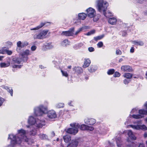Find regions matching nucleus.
<instances>
[{
  "label": "nucleus",
  "instance_id": "41",
  "mask_svg": "<svg viewBox=\"0 0 147 147\" xmlns=\"http://www.w3.org/2000/svg\"><path fill=\"white\" fill-rule=\"evenodd\" d=\"M116 53L117 55H121L122 54V52L119 49H116Z\"/></svg>",
  "mask_w": 147,
  "mask_h": 147
},
{
  "label": "nucleus",
  "instance_id": "34",
  "mask_svg": "<svg viewBox=\"0 0 147 147\" xmlns=\"http://www.w3.org/2000/svg\"><path fill=\"white\" fill-rule=\"evenodd\" d=\"M56 107L58 108H63L64 107V104L63 103H59L57 104Z\"/></svg>",
  "mask_w": 147,
  "mask_h": 147
},
{
  "label": "nucleus",
  "instance_id": "55",
  "mask_svg": "<svg viewBox=\"0 0 147 147\" xmlns=\"http://www.w3.org/2000/svg\"><path fill=\"white\" fill-rule=\"evenodd\" d=\"M55 135V134L54 131H52L51 133V136L52 137L54 136Z\"/></svg>",
  "mask_w": 147,
  "mask_h": 147
},
{
  "label": "nucleus",
  "instance_id": "31",
  "mask_svg": "<svg viewBox=\"0 0 147 147\" xmlns=\"http://www.w3.org/2000/svg\"><path fill=\"white\" fill-rule=\"evenodd\" d=\"M61 44L63 46L65 47L69 44V42L67 40H65L62 42Z\"/></svg>",
  "mask_w": 147,
  "mask_h": 147
},
{
  "label": "nucleus",
  "instance_id": "44",
  "mask_svg": "<svg viewBox=\"0 0 147 147\" xmlns=\"http://www.w3.org/2000/svg\"><path fill=\"white\" fill-rule=\"evenodd\" d=\"M103 45V44L102 42H98V43L97 44V45L98 47L99 48H100L102 47Z\"/></svg>",
  "mask_w": 147,
  "mask_h": 147
},
{
  "label": "nucleus",
  "instance_id": "29",
  "mask_svg": "<svg viewBox=\"0 0 147 147\" xmlns=\"http://www.w3.org/2000/svg\"><path fill=\"white\" fill-rule=\"evenodd\" d=\"M132 74L129 73H125L123 75L124 77L128 79L131 78H132Z\"/></svg>",
  "mask_w": 147,
  "mask_h": 147
},
{
  "label": "nucleus",
  "instance_id": "5",
  "mask_svg": "<svg viewBox=\"0 0 147 147\" xmlns=\"http://www.w3.org/2000/svg\"><path fill=\"white\" fill-rule=\"evenodd\" d=\"M34 114L37 116H40L45 114L48 111L47 107L40 105L35 108L34 109Z\"/></svg>",
  "mask_w": 147,
  "mask_h": 147
},
{
  "label": "nucleus",
  "instance_id": "62",
  "mask_svg": "<svg viewBox=\"0 0 147 147\" xmlns=\"http://www.w3.org/2000/svg\"><path fill=\"white\" fill-rule=\"evenodd\" d=\"M146 107V108L147 109V102L146 103H145V104L144 105Z\"/></svg>",
  "mask_w": 147,
  "mask_h": 147
},
{
  "label": "nucleus",
  "instance_id": "40",
  "mask_svg": "<svg viewBox=\"0 0 147 147\" xmlns=\"http://www.w3.org/2000/svg\"><path fill=\"white\" fill-rule=\"evenodd\" d=\"M28 44V42L27 41H25L22 43V48L27 46Z\"/></svg>",
  "mask_w": 147,
  "mask_h": 147
},
{
  "label": "nucleus",
  "instance_id": "51",
  "mask_svg": "<svg viewBox=\"0 0 147 147\" xmlns=\"http://www.w3.org/2000/svg\"><path fill=\"white\" fill-rule=\"evenodd\" d=\"M131 144H131V145H129V147H134L135 146H136V144H135L134 142H132L131 143Z\"/></svg>",
  "mask_w": 147,
  "mask_h": 147
},
{
  "label": "nucleus",
  "instance_id": "47",
  "mask_svg": "<svg viewBox=\"0 0 147 147\" xmlns=\"http://www.w3.org/2000/svg\"><path fill=\"white\" fill-rule=\"evenodd\" d=\"M130 80H129L125 79L123 80V83L125 84H127L129 83Z\"/></svg>",
  "mask_w": 147,
  "mask_h": 147
},
{
  "label": "nucleus",
  "instance_id": "35",
  "mask_svg": "<svg viewBox=\"0 0 147 147\" xmlns=\"http://www.w3.org/2000/svg\"><path fill=\"white\" fill-rule=\"evenodd\" d=\"M39 137L40 138L44 139L46 138L47 136L45 134H40L39 135Z\"/></svg>",
  "mask_w": 147,
  "mask_h": 147
},
{
  "label": "nucleus",
  "instance_id": "58",
  "mask_svg": "<svg viewBox=\"0 0 147 147\" xmlns=\"http://www.w3.org/2000/svg\"><path fill=\"white\" fill-rule=\"evenodd\" d=\"M138 2L139 3H142L143 1V0H138Z\"/></svg>",
  "mask_w": 147,
  "mask_h": 147
},
{
  "label": "nucleus",
  "instance_id": "42",
  "mask_svg": "<svg viewBox=\"0 0 147 147\" xmlns=\"http://www.w3.org/2000/svg\"><path fill=\"white\" fill-rule=\"evenodd\" d=\"M83 46V44L82 43H79L77 47L75 48V49H77L80 48V47Z\"/></svg>",
  "mask_w": 147,
  "mask_h": 147
},
{
  "label": "nucleus",
  "instance_id": "26",
  "mask_svg": "<svg viewBox=\"0 0 147 147\" xmlns=\"http://www.w3.org/2000/svg\"><path fill=\"white\" fill-rule=\"evenodd\" d=\"M132 43L133 44L137 45H139L140 46H142L144 45V43L143 42L141 41H132Z\"/></svg>",
  "mask_w": 147,
  "mask_h": 147
},
{
  "label": "nucleus",
  "instance_id": "50",
  "mask_svg": "<svg viewBox=\"0 0 147 147\" xmlns=\"http://www.w3.org/2000/svg\"><path fill=\"white\" fill-rule=\"evenodd\" d=\"M36 47L35 46H32L31 47V50L32 51H34L36 49Z\"/></svg>",
  "mask_w": 147,
  "mask_h": 147
},
{
  "label": "nucleus",
  "instance_id": "10",
  "mask_svg": "<svg viewBox=\"0 0 147 147\" xmlns=\"http://www.w3.org/2000/svg\"><path fill=\"white\" fill-rule=\"evenodd\" d=\"M78 144V140L77 139L72 140L67 144V147H77ZM61 147H64L62 144L61 145Z\"/></svg>",
  "mask_w": 147,
  "mask_h": 147
},
{
  "label": "nucleus",
  "instance_id": "25",
  "mask_svg": "<svg viewBox=\"0 0 147 147\" xmlns=\"http://www.w3.org/2000/svg\"><path fill=\"white\" fill-rule=\"evenodd\" d=\"M86 14L85 13H80L78 14V18L80 20H84L86 18Z\"/></svg>",
  "mask_w": 147,
  "mask_h": 147
},
{
  "label": "nucleus",
  "instance_id": "1",
  "mask_svg": "<svg viewBox=\"0 0 147 147\" xmlns=\"http://www.w3.org/2000/svg\"><path fill=\"white\" fill-rule=\"evenodd\" d=\"M18 134L14 135L13 134L9 135L8 138L11 140L10 144L7 147H15L17 144H20L24 140L28 142L30 140L26 137V135L27 132L26 131L21 129L18 130Z\"/></svg>",
  "mask_w": 147,
  "mask_h": 147
},
{
  "label": "nucleus",
  "instance_id": "16",
  "mask_svg": "<svg viewBox=\"0 0 147 147\" xmlns=\"http://www.w3.org/2000/svg\"><path fill=\"white\" fill-rule=\"evenodd\" d=\"M85 123L87 124L92 125L96 122V120L93 119L86 118L84 120Z\"/></svg>",
  "mask_w": 147,
  "mask_h": 147
},
{
  "label": "nucleus",
  "instance_id": "59",
  "mask_svg": "<svg viewBox=\"0 0 147 147\" xmlns=\"http://www.w3.org/2000/svg\"><path fill=\"white\" fill-rule=\"evenodd\" d=\"M144 138H146L147 137V133L145 132L144 134Z\"/></svg>",
  "mask_w": 147,
  "mask_h": 147
},
{
  "label": "nucleus",
  "instance_id": "33",
  "mask_svg": "<svg viewBox=\"0 0 147 147\" xmlns=\"http://www.w3.org/2000/svg\"><path fill=\"white\" fill-rule=\"evenodd\" d=\"M7 49L5 47L2 48L0 50V54H5L6 53Z\"/></svg>",
  "mask_w": 147,
  "mask_h": 147
},
{
  "label": "nucleus",
  "instance_id": "15",
  "mask_svg": "<svg viewBox=\"0 0 147 147\" xmlns=\"http://www.w3.org/2000/svg\"><path fill=\"white\" fill-rule=\"evenodd\" d=\"M80 129L82 130H89L90 131H92L94 129V128L92 126H89L85 124H82L80 125L79 127Z\"/></svg>",
  "mask_w": 147,
  "mask_h": 147
},
{
  "label": "nucleus",
  "instance_id": "64",
  "mask_svg": "<svg viewBox=\"0 0 147 147\" xmlns=\"http://www.w3.org/2000/svg\"><path fill=\"white\" fill-rule=\"evenodd\" d=\"M146 79H147V71H146Z\"/></svg>",
  "mask_w": 147,
  "mask_h": 147
},
{
  "label": "nucleus",
  "instance_id": "39",
  "mask_svg": "<svg viewBox=\"0 0 147 147\" xmlns=\"http://www.w3.org/2000/svg\"><path fill=\"white\" fill-rule=\"evenodd\" d=\"M120 76V74L118 72H116L113 75V76L116 77H119Z\"/></svg>",
  "mask_w": 147,
  "mask_h": 147
},
{
  "label": "nucleus",
  "instance_id": "54",
  "mask_svg": "<svg viewBox=\"0 0 147 147\" xmlns=\"http://www.w3.org/2000/svg\"><path fill=\"white\" fill-rule=\"evenodd\" d=\"M92 67L90 68L89 69V70L90 72H93L94 71V69H92Z\"/></svg>",
  "mask_w": 147,
  "mask_h": 147
},
{
  "label": "nucleus",
  "instance_id": "18",
  "mask_svg": "<svg viewBox=\"0 0 147 147\" xmlns=\"http://www.w3.org/2000/svg\"><path fill=\"white\" fill-rule=\"evenodd\" d=\"M127 133L130 139L133 140L136 139V137L134 135L131 130H129L127 131Z\"/></svg>",
  "mask_w": 147,
  "mask_h": 147
},
{
  "label": "nucleus",
  "instance_id": "2",
  "mask_svg": "<svg viewBox=\"0 0 147 147\" xmlns=\"http://www.w3.org/2000/svg\"><path fill=\"white\" fill-rule=\"evenodd\" d=\"M28 123L30 125V126H27L28 128L30 127L32 128L30 131V134L34 135L36 134L37 132L36 129L34 128V126L38 127H42V126L45 125L44 121H41L38 119L36 120L33 117H30L28 120Z\"/></svg>",
  "mask_w": 147,
  "mask_h": 147
},
{
  "label": "nucleus",
  "instance_id": "38",
  "mask_svg": "<svg viewBox=\"0 0 147 147\" xmlns=\"http://www.w3.org/2000/svg\"><path fill=\"white\" fill-rule=\"evenodd\" d=\"M84 28H79V29H78L76 32L75 33V34L76 35H77L80 32L82 31L83 29H84Z\"/></svg>",
  "mask_w": 147,
  "mask_h": 147
},
{
  "label": "nucleus",
  "instance_id": "57",
  "mask_svg": "<svg viewBox=\"0 0 147 147\" xmlns=\"http://www.w3.org/2000/svg\"><path fill=\"white\" fill-rule=\"evenodd\" d=\"M72 101H70L68 103V105L71 106H73V105L71 104V103H72Z\"/></svg>",
  "mask_w": 147,
  "mask_h": 147
},
{
  "label": "nucleus",
  "instance_id": "46",
  "mask_svg": "<svg viewBox=\"0 0 147 147\" xmlns=\"http://www.w3.org/2000/svg\"><path fill=\"white\" fill-rule=\"evenodd\" d=\"M88 50L90 52H92L94 51V49L92 47H89L88 48Z\"/></svg>",
  "mask_w": 147,
  "mask_h": 147
},
{
  "label": "nucleus",
  "instance_id": "7",
  "mask_svg": "<svg viewBox=\"0 0 147 147\" xmlns=\"http://www.w3.org/2000/svg\"><path fill=\"white\" fill-rule=\"evenodd\" d=\"M21 62V59L17 57H15L13 58L11 64L13 68H20L21 67V65H16L15 64H20Z\"/></svg>",
  "mask_w": 147,
  "mask_h": 147
},
{
  "label": "nucleus",
  "instance_id": "61",
  "mask_svg": "<svg viewBox=\"0 0 147 147\" xmlns=\"http://www.w3.org/2000/svg\"><path fill=\"white\" fill-rule=\"evenodd\" d=\"M123 59L122 58H121L119 60V62H121V61H123Z\"/></svg>",
  "mask_w": 147,
  "mask_h": 147
},
{
  "label": "nucleus",
  "instance_id": "48",
  "mask_svg": "<svg viewBox=\"0 0 147 147\" xmlns=\"http://www.w3.org/2000/svg\"><path fill=\"white\" fill-rule=\"evenodd\" d=\"M4 101V100L3 98H0V106L2 105Z\"/></svg>",
  "mask_w": 147,
  "mask_h": 147
},
{
  "label": "nucleus",
  "instance_id": "37",
  "mask_svg": "<svg viewBox=\"0 0 147 147\" xmlns=\"http://www.w3.org/2000/svg\"><path fill=\"white\" fill-rule=\"evenodd\" d=\"M115 71V70L113 69H112L109 70L107 71V74L109 75L113 74Z\"/></svg>",
  "mask_w": 147,
  "mask_h": 147
},
{
  "label": "nucleus",
  "instance_id": "63",
  "mask_svg": "<svg viewBox=\"0 0 147 147\" xmlns=\"http://www.w3.org/2000/svg\"><path fill=\"white\" fill-rule=\"evenodd\" d=\"M71 65L68 66L67 67V68L69 69H70L71 68Z\"/></svg>",
  "mask_w": 147,
  "mask_h": 147
},
{
  "label": "nucleus",
  "instance_id": "56",
  "mask_svg": "<svg viewBox=\"0 0 147 147\" xmlns=\"http://www.w3.org/2000/svg\"><path fill=\"white\" fill-rule=\"evenodd\" d=\"M138 147H145L144 144H139Z\"/></svg>",
  "mask_w": 147,
  "mask_h": 147
},
{
  "label": "nucleus",
  "instance_id": "12",
  "mask_svg": "<svg viewBox=\"0 0 147 147\" xmlns=\"http://www.w3.org/2000/svg\"><path fill=\"white\" fill-rule=\"evenodd\" d=\"M30 51L27 49L24 51L21 54V55L24 61H27L28 59L27 56L30 55Z\"/></svg>",
  "mask_w": 147,
  "mask_h": 147
},
{
  "label": "nucleus",
  "instance_id": "22",
  "mask_svg": "<svg viewBox=\"0 0 147 147\" xmlns=\"http://www.w3.org/2000/svg\"><path fill=\"white\" fill-rule=\"evenodd\" d=\"M108 22L112 25H115L116 24L117 19L114 18H111L109 19Z\"/></svg>",
  "mask_w": 147,
  "mask_h": 147
},
{
  "label": "nucleus",
  "instance_id": "32",
  "mask_svg": "<svg viewBox=\"0 0 147 147\" xmlns=\"http://www.w3.org/2000/svg\"><path fill=\"white\" fill-rule=\"evenodd\" d=\"M104 36V35H102L100 36H98L97 37H94V40L96 41H97L98 40H100Z\"/></svg>",
  "mask_w": 147,
  "mask_h": 147
},
{
  "label": "nucleus",
  "instance_id": "20",
  "mask_svg": "<svg viewBox=\"0 0 147 147\" xmlns=\"http://www.w3.org/2000/svg\"><path fill=\"white\" fill-rule=\"evenodd\" d=\"M90 61L89 59H85L83 65V67L86 68L88 67L90 63Z\"/></svg>",
  "mask_w": 147,
  "mask_h": 147
},
{
  "label": "nucleus",
  "instance_id": "14",
  "mask_svg": "<svg viewBox=\"0 0 147 147\" xmlns=\"http://www.w3.org/2000/svg\"><path fill=\"white\" fill-rule=\"evenodd\" d=\"M121 69L124 72H131L133 71L131 67L127 65L122 66Z\"/></svg>",
  "mask_w": 147,
  "mask_h": 147
},
{
  "label": "nucleus",
  "instance_id": "36",
  "mask_svg": "<svg viewBox=\"0 0 147 147\" xmlns=\"http://www.w3.org/2000/svg\"><path fill=\"white\" fill-rule=\"evenodd\" d=\"M61 71L63 76L65 77H67L68 76V75L67 71H64L62 70H61Z\"/></svg>",
  "mask_w": 147,
  "mask_h": 147
},
{
  "label": "nucleus",
  "instance_id": "49",
  "mask_svg": "<svg viewBox=\"0 0 147 147\" xmlns=\"http://www.w3.org/2000/svg\"><path fill=\"white\" fill-rule=\"evenodd\" d=\"M12 53V52L11 51L7 49L6 53H7L8 55H11Z\"/></svg>",
  "mask_w": 147,
  "mask_h": 147
},
{
  "label": "nucleus",
  "instance_id": "17",
  "mask_svg": "<svg viewBox=\"0 0 147 147\" xmlns=\"http://www.w3.org/2000/svg\"><path fill=\"white\" fill-rule=\"evenodd\" d=\"M48 117L50 119H54L56 117L57 115L55 112L53 110L49 111L47 113Z\"/></svg>",
  "mask_w": 147,
  "mask_h": 147
},
{
  "label": "nucleus",
  "instance_id": "30",
  "mask_svg": "<svg viewBox=\"0 0 147 147\" xmlns=\"http://www.w3.org/2000/svg\"><path fill=\"white\" fill-rule=\"evenodd\" d=\"M45 47L47 49H50L53 48V46L52 45L51 43H48L45 45Z\"/></svg>",
  "mask_w": 147,
  "mask_h": 147
},
{
  "label": "nucleus",
  "instance_id": "13",
  "mask_svg": "<svg viewBox=\"0 0 147 147\" xmlns=\"http://www.w3.org/2000/svg\"><path fill=\"white\" fill-rule=\"evenodd\" d=\"M74 28H71L68 31H63L61 34L62 35H65L66 36H72L74 34Z\"/></svg>",
  "mask_w": 147,
  "mask_h": 147
},
{
  "label": "nucleus",
  "instance_id": "28",
  "mask_svg": "<svg viewBox=\"0 0 147 147\" xmlns=\"http://www.w3.org/2000/svg\"><path fill=\"white\" fill-rule=\"evenodd\" d=\"M17 51H19L20 49L22 48V43L20 41H19L17 43Z\"/></svg>",
  "mask_w": 147,
  "mask_h": 147
},
{
  "label": "nucleus",
  "instance_id": "3",
  "mask_svg": "<svg viewBox=\"0 0 147 147\" xmlns=\"http://www.w3.org/2000/svg\"><path fill=\"white\" fill-rule=\"evenodd\" d=\"M98 9L100 12H103L104 15L107 17L112 15L111 13L109 11L106 12L108 6V3L103 0H98L97 1Z\"/></svg>",
  "mask_w": 147,
  "mask_h": 147
},
{
  "label": "nucleus",
  "instance_id": "21",
  "mask_svg": "<svg viewBox=\"0 0 147 147\" xmlns=\"http://www.w3.org/2000/svg\"><path fill=\"white\" fill-rule=\"evenodd\" d=\"M10 65L9 61H7V63H0V66L1 68H5L9 67Z\"/></svg>",
  "mask_w": 147,
  "mask_h": 147
},
{
  "label": "nucleus",
  "instance_id": "27",
  "mask_svg": "<svg viewBox=\"0 0 147 147\" xmlns=\"http://www.w3.org/2000/svg\"><path fill=\"white\" fill-rule=\"evenodd\" d=\"M2 87L7 90L10 93L11 96H13V91L12 88L9 89V88L7 86H3Z\"/></svg>",
  "mask_w": 147,
  "mask_h": 147
},
{
  "label": "nucleus",
  "instance_id": "6",
  "mask_svg": "<svg viewBox=\"0 0 147 147\" xmlns=\"http://www.w3.org/2000/svg\"><path fill=\"white\" fill-rule=\"evenodd\" d=\"M48 32L47 30L40 31L33 35V38L34 39H43L45 38Z\"/></svg>",
  "mask_w": 147,
  "mask_h": 147
},
{
  "label": "nucleus",
  "instance_id": "52",
  "mask_svg": "<svg viewBox=\"0 0 147 147\" xmlns=\"http://www.w3.org/2000/svg\"><path fill=\"white\" fill-rule=\"evenodd\" d=\"M120 138H119L118 140L116 139V142L117 143V145L119 146V145L118 144L120 142Z\"/></svg>",
  "mask_w": 147,
  "mask_h": 147
},
{
  "label": "nucleus",
  "instance_id": "24",
  "mask_svg": "<svg viewBox=\"0 0 147 147\" xmlns=\"http://www.w3.org/2000/svg\"><path fill=\"white\" fill-rule=\"evenodd\" d=\"M73 70L75 71L77 74H80L82 72V69L80 67H75L73 69Z\"/></svg>",
  "mask_w": 147,
  "mask_h": 147
},
{
  "label": "nucleus",
  "instance_id": "53",
  "mask_svg": "<svg viewBox=\"0 0 147 147\" xmlns=\"http://www.w3.org/2000/svg\"><path fill=\"white\" fill-rule=\"evenodd\" d=\"M134 52V49L133 47H132L130 50V52L133 53Z\"/></svg>",
  "mask_w": 147,
  "mask_h": 147
},
{
  "label": "nucleus",
  "instance_id": "8",
  "mask_svg": "<svg viewBox=\"0 0 147 147\" xmlns=\"http://www.w3.org/2000/svg\"><path fill=\"white\" fill-rule=\"evenodd\" d=\"M139 113L141 115L130 114L129 117L130 118L132 117L133 118L136 119L142 118L143 116L141 115L147 114V110L145 111L143 109L140 110L139 111Z\"/></svg>",
  "mask_w": 147,
  "mask_h": 147
},
{
  "label": "nucleus",
  "instance_id": "45",
  "mask_svg": "<svg viewBox=\"0 0 147 147\" xmlns=\"http://www.w3.org/2000/svg\"><path fill=\"white\" fill-rule=\"evenodd\" d=\"M137 110L136 109V108L135 109H133L131 111V114L132 115V113H135L137 112Z\"/></svg>",
  "mask_w": 147,
  "mask_h": 147
},
{
  "label": "nucleus",
  "instance_id": "23",
  "mask_svg": "<svg viewBox=\"0 0 147 147\" xmlns=\"http://www.w3.org/2000/svg\"><path fill=\"white\" fill-rule=\"evenodd\" d=\"M46 24V23L45 22L44 23H41L38 26L34 28H30V30H38L39 29L42 27L43 26H44Z\"/></svg>",
  "mask_w": 147,
  "mask_h": 147
},
{
  "label": "nucleus",
  "instance_id": "11",
  "mask_svg": "<svg viewBox=\"0 0 147 147\" xmlns=\"http://www.w3.org/2000/svg\"><path fill=\"white\" fill-rule=\"evenodd\" d=\"M129 126H130L131 127L134 129L137 130L142 129V130H147V127L144 125H129Z\"/></svg>",
  "mask_w": 147,
  "mask_h": 147
},
{
  "label": "nucleus",
  "instance_id": "9",
  "mask_svg": "<svg viewBox=\"0 0 147 147\" xmlns=\"http://www.w3.org/2000/svg\"><path fill=\"white\" fill-rule=\"evenodd\" d=\"M87 12L86 15L89 18L94 17L96 15V12L95 9L91 7H89L86 10Z\"/></svg>",
  "mask_w": 147,
  "mask_h": 147
},
{
  "label": "nucleus",
  "instance_id": "43",
  "mask_svg": "<svg viewBox=\"0 0 147 147\" xmlns=\"http://www.w3.org/2000/svg\"><path fill=\"white\" fill-rule=\"evenodd\" d=\"M95 32V30H93L90 31L88 32L87 34V35H90L94 33Z\"/></svg>",
  "mask_w": 147,
  "mask_h": 147
},
{
  "label": "nucleus",
  "instance_id": "60",
  "mask_svg": "<svg viewBox=\"0 0 147 147\" xmlns=\"http://www.w3.org/2000/svg\"><path fill=\"white\" fill-rule=\"evenodd\" d=\"M3 57L4 56H0V61H2Z\"/></svg>",
  "mask_w": 147,
  "mask_h": 147
},
{
  "label": "nucleus",
  "instance_id": "4",
  "mask_svg": "<svg viewBox=\"0 0 147 147\" xmlns=\"http://www.w3.org/2000/svg\"><path fill=\"white\" fill-rule=\"evenodd\" d=\"M70 126L72 127L69 128L65 129L67 133L73 135H75L78 131L80 125L78 123H73L70 124Z\"/></svg>",
  "mask_w": 147,
  "mask_h": 147
},
{
  "label": "nucleus",
  "instance_id": "19",
  "mask_svg": "<svg viewBox=\"0 0 147 147\" xmlns=\"http://www.w3.org/2000/svg\"><path fill=\"white\" fill-rule=\"evenodd\" d=\"M64 141L66 143H69L71 140V137L69 135H66L63 137Z\"/></svg>",
  "mask_w": 147,
  "mask_h": 147
}]
</instances>
